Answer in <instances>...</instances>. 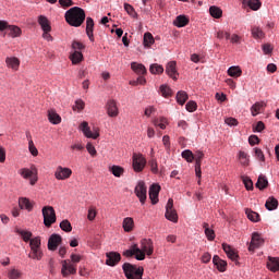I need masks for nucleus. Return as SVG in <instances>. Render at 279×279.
Segmentation results:
<instances>
[{
  "label": "nucleus",
  "instance_id": "obj_22",
  "mask_svg": "<svg viewBox=\"0 0 279 279\" xmlns=\"http://www.w3.org/2000/svg\"><path fill=\"white\" fill-rule=\"evenodd\" d=\"M213 263L215 265V267H217L218 271H226V269H228V262L221 259V257H219L218 255H215L213 257Z\"/></svg>",
  "mask_w": 279,
  "mask_h": 279
},
{
  "label": "nucleus",
  "instance_id": "obj_47",
  "mask_svg": "<svg viewBox=\"0 0 279 279\" xmlns=\"http://www.w3.org/2000/svg\"><path fill=\"white\" fill-rule=\"evenodd\" d=\"M182 158H184V160H186V162H193V160H195V156L193 154V151L186 149L183 150L181 154Z\"/></svg>",
  "mask_w": 279,
  "mask_h": 279
},
{
  "label": "nucleus",
  "instance_id": "obj_52",
  "mask_svg": "<svg viewBox=\"0 0 279 279\" xmlns=\"http://www.w3.org/2000/svg\"><path fill=\"white\" fill-rule=\"evenodd\" d=\"M22 272L19 269H11L8 274L9 279H20Z\"/></svg>",
  "mask_w": 279,
  "mask_h": 279
},
{
  "label": "nucleus",
  "instance_id": "obj_35",
  "mask_svg": "<svg viewBox=\"0 0 279 279\" xmlns=\"http://www.w3.org/2000/svg\"><path fill=\"white\" fill-rule=\"evenodd\" d=\"M109 171L114 175V178H121V175L125 173V169L121 166H111L109 167Z\"/></svg>",
  "mask_w": 279,
  "mask_h": 279
},
{
  "label": "nucleus",
  "instance_id": "obj_63",
  "mask_svg": "<svg viewBox=\"0 0 279 279\" xmlns=\"http://www.w3.org/2000/svg\"><path fill=\"white\" fill-rule=\"evenodd\" d=\"M86 149H87L88 154H90V156H93V157L97 156V149H95V146L93 144L87 143Z\"/></svg>",
  "mask_w": 279,
  "mask_h": 279
},
{
  "label": "nucleus",
  "instance_id": "obj_46",
  "mask_svg": "<svg viewBox=\"0 0 279 279\" xmlns=\"http://www.w3.org/2000/svg\"><path fill=\"white\" fill-rule=\"evenodd\" d=\"M203 227L205 228V234L208 241H215V230L209 229L208 223H204Z\"/></svg>",
  "mask_w": 279,
  "mask_h": 279
},
{
  "label": "nucleus",
  "instance_id": "obj_43",
  "mask_svg": "<svg viewBox=\"0 0 279 279\" xmlns=\"http://www.w3.org/2000/svg\"><path fill=\"white\" fill-rule=\"evenodd\" d=\"M251 32H252L253 38H255L256 40L260 38H265V32H263V29H260V27L258 26H253Z\"/></svg>",
  "mask_w": 279,
  "mask_h": 279
},
{
  "label": "nucleus",
  "instance_id": "obj_53",
  "mask_svg": "<svg viewBox=\"0 0 279 279\" xmlns=\"http://www.w3.org/2000/svg\"><path fill=\"white\" fill-rule=\"evenodd\" d=\"M72 49L73 51H82L83 49H86V46L78 40H74L72 43Z\"/></svg>",
  "mask_w": 279,
  "mask_h": 279
},
{
  "label": "nucleus",
  "instance_id": "obj_31",
  "mask_svg": "<svg viewBox=\"0 0 279 279\" xmlns=\"http://www.w3.org/2000/svg\"><path fill=\"white\" fill-rule=\"evenodd\" d=\"M15 232H16V234H19L23 239V241L25 243H29L32 241L33 234H32L31 231H26V230H23V229H15Z\"/></svg>",
  "mask_w": 279,
  "mask_h": 279
},
{
  "label": "nucleus",
  "instance_id": "obj_28",
  "mask_svg": "<svg viewBox=\"0 0 279 279\" xmlns=\"http://www.w3.org/2000/svg\"><path fill=\"white\" fill-rule=\"evenodd\" d=\"M267 267L270 271H279V257H268Z\"/></svg>",
  "mask_w": 279,
  "mask_h": 279
},
{
  "label": "nucleus",
  "instance_id": "obj_51",
  "mask_svg": "<svg viewBox=\"0 0 279 279\" xmlns=\"http://www.w3.org/2000/svg\"><path fill=\"white\" fill-rule=\"evenodd\" d=\"M41 245L40 236H36L29 241V247L33 248H39Z\"/></svg>",
  "mask_w": 279,
  "mask_h": 279
},
{
  "label": "nucleus",
  "instance_id": "obj_41",
  "mask_svg": "<svg viewBox=\"0 0 279 279\" xmlns=\"http://www.w3.org/2000/svg\"><path fill=\"white\" fill-rule=\"evenodd\" d=\"M5 62H7V66L9 69H13L15 71H16V69H19V66L21 64V61H19V59L16 57L7 58Z\"/></svg>",
  "mask_w": 279,
  "mask_h": 279
},
{
  "label": "nucleus",
  "instance_id": "obj_3",
  "mask_svg": "<svg viewBox=\"0 0 279 279\" xmlns=\"http://www.w3.org/2000/svg\"><path fill=\"white\" fill-rule=\"evenodd\" d=\"M43 217H44V225L46 228H51L53 223H56V209L52 206H45L41 209Z\"/></svg>",
  "mask_w": 279,
  "mask_h": 279
},
{
  "label": "nucleus",
  "instance_id": "obj_19",
  "mask_svg": "<svg viewBox=\"0 0 279 279\" xmlns=\"http://www.w3.org/2000/svg\"><path fill=\"white\" fill-rule=\"evenodd\" d=\"M160 194V185L159 184H153L149 187V199L151 201V204L156 205V203L158 202V195Z\"/></svg>",
  "mask_w": 279,
  "mask_h": 279
},
{
  "label": "nucleus",
  "instance_id": "obj_13",
  "mask_svg": "<svg viewBox=\"0 0 279 279\" xmlns=\"http://www.w3.org/2000/svg\"><path fill=\"white\" fill-rule=\"evenodd\" d=\"M20 175H22V178H24L25 180H28V178H31V185L34 186V184H36V182H38V177H36V170H29L27 168H23L20 170Z\"/></svg>",
  "mask_w": 279,
  "mask_h": 279
},
{
  "label": "nucleus",
  "instance_id": "obj_12",
  "mask_svg": "<svg viewBox=\"0 0 279 279\" xmlns=\"http://www.w3.org/2000/svg\"><path fill=\"white\" fill-rule=\"evenodd\" d=\"M263 243H265V240H263V238L259 235L258 232H254L252 234V240L248 246V252H254V250H258V247H260V245H263Z\"/></svg>",
  "mask_w": 279,
  "mask_h": 279
},
{
  "label": "nucleus",
  "instance_id": "obj_33",
  "mask_svg": "<svg viewBox=\"0 0 279 279\" xmlns=\"http://www.w3.org/2000/svg\"><path fill=\"white\" fill-rule=\"evenodd\" d=\"M159 93L161 97H165L166 99H169V97L173 96V90L168 85H160Z\"/></svg>",
  "mask_w": 279,
  "mask_h": 279
},
{
  "label": "nucleus",
  "instance_id": "obj_11",
  "mask_svg": "<svg viewBox=\"0 0 279 279\" xmlns=\"http://www.w3.org/2000/svg\"><path fill=\"white\" fill-rule=\"evenodd\" d=\"M73 175V170L70 168H64L62 166H59L54 172V177L57 180H69Z\"/></svg>",
  "mask_w": 279,
  "mask_h": 279
},
{
  "label": "nucleus",
  "instance_id": "obj_30",
  "mask_svg": "<svg viewBox=\"0 0 279 279\" xmlns=\"http://www.w3.org/2000/svg\"><path fill=\"white\" fill-rule=\"evenodd\" d=\"M72 64H80L84 60V54L80 50H75L70 54Z\"/></svg>",
  "mask_w": 279,
  "mask_h": 279
},
{
  "label": "nucleus",
  "instance_id": "obj_5",
  "mask_svg": "<svg viewBox=\"0 0 279 279\" xmlns=\"http://www.w3.org/2000/svg\"><path fill=\"white\" fill-rule=\"evenodd\" d=\"M123 256L126 258H132V256H135L136 260H145V253L141 251L138 244H133L131 248L124 251Z\"/></svg>",
  "mask_w": 279,
  "mask_h": 279
},
{
  "label": "nucleus",
  "instance_id": "obj_56",
  "mask_svg": "<svg viewBox=\"0 0 279 279\" xmlns=\"http://www.w3.org/2000/svg\"><path fill=\"white\" fill-rule=\"evenodd\" d=\"M216 37L219 40H223V38H226V40H230V33L223 32V31H218Z\"/></svg>",
  "mask_w": 279,
  "mask_h": 279
},
{
  "label": "nucleus",
  "instance_id": "obj_32",
  "mask_svg": "<svg viewBox=\"0 0 279 279\" xmlns=\"http://www.w3.org/2000/svg\"><path fill=\"white\" fill-rule=\"evenodd\" d=\"M173 23L175 27H186L189 25V17L186 15H178Z\"/></svg>",
  "mask_w": 279,
  "mask_h": 279
},
{
  "label": "nucleus",
  "instance_id": "obj_45",
  "mask_svg": "<svg viewBox=\"0 0 279 279\" xmlns=\"http://www.w3.org/2000/svg\"><path fill=\"white\" fill-rule=\"evenodd\" d=\"M239 160L243 167H247L250 165V156L243 150L239 153Z\"/></svg>",
  "mask_w": 279,
  "mask_h": 279
},
{
  "label": "nucleus",
  "instance_id": "obj_49",
  "mask_svg": "<svg viewBox=\"0 0 279 279\" xmlns=\"http://www.w3.org/2000/svg\"><path fill=\"white\" fill-rule=\"evenodd\" d=\"M60 228L63 230V232H71L73 230V227L69 220L61 221Z\"/></svg>",
  "mask_w": 279,
  "mask_h": 279
},
{
  "label": "nucleus",
  "instance_id": "obj_10",
  "mask_svg": "<svg viewBox=\"0 0 279 279\" xmlns=\"http://www.w3.org/2000/svg\"><path fill=\"white\" fill-rule=\"evenodd\" d=\"M141 252H143L144 256L145 254L147 256H151L154 254V241L151 239H143L141 240Z\"/></svg>",
  "mask_w": 279,
  "mask_h": 279
},
{
  "label": "nucleus",
  "instance_id": "obj_39",
  "mask_svg": "<svg viewBox=\"0 0 279 279\" xmlns=\"http://www.w3.org/2000/svg\"><path fill=\"white\" fill-rule=\"evenodd\" d=\"M255 186L256 189H259V191H264V189H267V186H269V181H267V178H265L264 175H259Z\"/></svg>",
  "mask_w": 279,
  "mask_h": 279
},
{
  "label": "nucleus",
  "instance_id": "obj_34",
  "mask_svg": "<svg viewBox=\"0 0 279 279\" xmlns=\"http://www.w3.org/2000/svg\"><path fill=\"white\" fill-rule=\"evenodd\" d=\"M209 14L213 19H221V16H223V11L217 5H211L209 8Z\"/></svg>",
  "mask_w": 279,
  "mask_h": 279
},
{
  "label": "nucleus",
  "instance_id": "obj_9",
  "mask_svg": "<svg viewBox=\"0 0 279 279\" xmlns=\"http://www.w3.org/2000/svg\"><path fill=\"white\" fill-rule=\"evenodd\" d=\"M106 111L108 117H111L112 119L119 117V106H117V100L109 99L106 104Z\"/></svg>",
  "mask_w": 279,
  "mask_h": 279
},
{
  "label": "nucleus",
  "instance_id": "obj_38",
  "mask_svg": "<svg viewBox=\"0 0 279 279\" xmlns=\"http://www.w3.org/2000/svg\"><path fill=\"white\" fill-rule=\"evenodd\" d=\"M28 258H33V260H41L43 258V248H31V253L28 254Z\"/></svg>",
  "mask_w": 279,
  "mask_h": 279
},
{
  "label": "nucleus",
  "instance_id": "obj_1",
  "mask_svg": "<svg viewBox=\"0 0 279 279\" xmlns=\"http://www.w3.org/2000/svg\"><path fill=\"white\" fill-rule=\"evenodd\" d=\"M65 21L72 27H82V24L86 21V13L84 9L73 7L65 12Z\"/></svg>",
  "mask_w": 279,
  "mask_h": 279
},
{
  "label": "nucleus",
  "instance_id": "obj_59",
  "mask_svg": "<svg viewBox=\"0 0 279 279\" xmlns=\"http://www.w3.org/2000/svg\"><path fill=\"white\" fill-rule=\"evenodd\" d=\"M28 149L32 156H38V148H36V146L34 145V141L32 140L28 142Z\"/></svg>",
  "mask_w": 279,
  "mask_h": 279
},
{
  "label": "nucleus",
  "instance_id": "obj_2",
  "mask_svg": "<svg viewBox=\"0 0 279 279\" xmlns=\"http://www.w3.org/2000/svg\"><path fill=\"white\" fill-rule=\"evenodd\" d=\"M122 269L126 279H143L145 272L143 267L130 263H124Z\"/></svg>",
  "mask_w": 279,
  "mask_h": 279
},
{
  "label": "nucleus",
  "instance_id": "obj_23",
  "mask_svg": "<svg viewBox=\"0 0 279 279\" xmlns=\"http://www.w3.org/2000/svg\"><path fill=\"white\" fill-rule=\"evenodd\" d=\"M266 107H267V104H265V101L255 102L251 107L252 117H257V114H260V112H263V110H265Z\"/></svg>",
  "mask_w": 279,
  "mask_h": 279
},
{
  "label": "nucleus",
  "instance_id": "obj_60",
  "mask_svg": "<svg viewBox=\"0 0 279 279\" xmlns=\"http://www.w3.org/2000/svg\"><path fill=\"white\" fill-rule=\"evenodd\" d=\"M124 10L130 16H136V11H134V7H132L131 4L124 3Z\"/></svg>",
  "mask_w": 279,
  "mask_h": 279
},
{
  "label": "nucleus",
  "instance_id": "obj_27",
  "mask_svg": "<svg viewBox=\"0 0 279 279\" xmlns=\"http://www.w3.org/2000/svg\"><path fill=\"white\" fill-rule=\"evenodd\" d=\"M8 36H10L11 38H19L21 37V34H23V31H21V27L16 26V25H9L8 26Z\"/></svg>",
  "mask_w": 279,
  "mask_h": 279
},
{
  "label": "nucleus",
  "instance_id": "obj_36",
  "mask_svg": "<svg viewBox=\"0 0 279 279\" xmlns=\"http://www.w3.org/2000/svg\"><path fill=\"white\" fill-rule=\"evenodd\" d=\"M267 210H276L278 208V199L274 196L267 198L265 204Z\"/></svg>",
  "mask_w": 279,
  "mask_h": 279
},
{
  "label": "nucleus",
  "instance_id": "obj_7",
  "mask_svg": "<svg viewBox=\"0 0 279 279\" xmlns=\"http://www.w3.org/2000/svg\"><path fill=\"white\" fill-rule=\"evenodd\" d=\"M134 193L136 197H138L141 204H145V202H147V185L145 184V181H140L136 184Z\"/></svg>",
  "mask_w": 279,
  "mask_h": 279
},
{
  "label": "nucleus",
  "instance_id": "obj_21",
  "mask_svg": "<svg viewBox=\"0 0 279 279\" xmlns=\"http://www.w3.org/2000/svg\"><path fill=\"white\" fill-rule=\"evenodd\" d=\"M19 206L22 210H28V213H32L34 209V202L29 201L27 197H21L19 199Z\"/></svg>",
  "mask_w": 279,
  "mask_h": 279
},
{
  "label": "nucleus",
  "instance_id": "obj_58",
  "mask_svg": "<svg viewBox=\"0 0 279 279\" xmlns=\"http://www.w3.org/2000/svg\"><path fill=\"white\" fill-rule=\"evenodd\" d=\"M148 165L153 173H158V161L156 159H150Z\"/></svg>",
  "mask_w": 279,
  "mask_h": 279
},
{
  "label": "nucleus",
  "instance_id": "obj_54",
  "mask_svg": "<svg viewBox=\"0 0 279 279\" xmlns=\"http://www.w3.org/2000/svg\"><path fill=\"white\" fill-rule=\"evenodd\" d=\"M254 151H255V158H257L259 162H265V154L263 153V149L254 148Z\"/></svg>",
  "mask_w": 279,
  "mask_h": 279
},
{
  "label": "nucleus",
  "instance_id": "obj_15",
  "mask_svg": "<svg viewBox=\"0 0 279 279\" xmlns=\"http://www.w3.org/2000/svg\"><path fill=\"white\" fill-rule=\"evenodd\" d=\"M121 262V254L118 252H109L107 253V259H106V265L109 267H116V265H119Z\"/></svg>",
  "mask_w": 279,
  "mask_h": 279
},
{
  "label": "nucleus",
  "instance_id": "obj_64",
  "mask_svg": "<svg viewBox=\"0 0 279 279\" xmlns=\"http://www.w3.org/2000/svg\"><path fill=\"white\" fill-rule=\"evenodd\" d=\"M248 143L252 145V147H254V145H258V143H260V138H258L256 135H251L248 137Z\"/></svg>",
  "mask_w": 279,
  "mask_h": 279
},
{
  "label": "nucleus",
  "instance_id": "obj_20",
  "mask_svg": "<svg viewBox=\"0 0 279 279\" xmlns=\"http://www.w3.org/2000/svg\"><path fill=\"white\" fill-rule=\"evenodd\" d=\"M95 29V21L93 17L86 19V35L88 36L90 43H95V35L93 34Z\"/></svg>",
  "mask_w": 279,
  "mask_h": 279
},
{
  "label": "nucleus",
  "instance_id": "obj_16",
  "mask_svg": "<svg viewBox=\"0 0 279 279\" xmlns=\"http://www.w3.org/2000/svg\"><path fill=\"white\" fill-rule=\"evenodd\" d=\"M80 130L83 132L86 138H94V140L99 138V132L93 133V131H90V126H88V122L86 121L81 123Z\"/></svg>",
  "mask_w": 279,
  "mask_h": 279
},
{
  "label": "nucleus",
  "instance_id": "obj_57",
  "mask_svg": "<svg viewBox=\"0 0 279 279\" xmlns=\"http://www.w3.org/2000/svg\"><path fill=\"white\" fill-rule=\"evenodd\" d=\"M146 82L147 81L145 80V77L138 76L137 80L130 81V84H131V86H138V84L143 86L144 84H146Z\"/></svg>",
  "mask_w": 279,
  "mask_h": 279
},
{
  "label": "nucleus",
  "instance_id": "obj_50",
  "mask_svg": "<svg viewBox=\"0 0 279 279\" xmlns=\"http://www.w3.org/2000/svg\"><path fill=\"white\" fill-rule=\"evenodd\" d=\"M86 104H84V100L82 99H77L74 104V106L72 107V110H77L78 112H82V110H84Z\"/></svg>",
  "mask_w": 279,
  "mask_h": 279
},
{
  "label": "nucleus",
  "instance_id": "obj_29",
  "mask_svg": "<svg viewBox=\"0 0 279 279\" xmlns=\"http://www.w3.org/2000/svg\"><path fill=\"white\" fill-rule=\"evenodd\" d=\"M122 228L124 232H132L134 230V218L132 217H126L122 221Z\"/></svg>",
  "mask_w": 279,
  "mask_h": 279
},
{
  "label": "nucleus",
  "instance_id": "obj_37",
  "mask_svg": "<svg viewBox=\"0 0 279 279\" xmlns=\"http://www.w3.org/2000/svg\"><path fill=\"white\" fill-rule=\"evenodd\" d=\"M154 43H156V40L154 39V35H151V33H145L144 39H143L144 47L146 49H149V47H151V45H154Z\"/></svg>",
  "mask_w": 279,
  "mask_h": 279
},
{
  "label": "nucleus",
  "instance_id": "obj_8",
  "mask_svg": "<svg viewBox=\"0 0 279 279\" xmlns=\"http://www.w3.org/2000/svg\"><path fill=\"white\" fill-rule=\"evenodd\" d=\"M146 165L147 159L143 157V154H133V169L136 173H141Z\"/></svg>",
  "mask_w": 279,
  "mask_h": 279
},
{
  "label": "nucleus",
  "instance_id": "obj_55",
  "mask_svg": "<svg viewBox=\"0 0 279 279\" xmlns=\"http://www.w3.org/2000/svg\"><path fill=\"white\" fill-rule=\"evenodd\" d=\"M187 112H195L197 110V102L191 100L185 105Z\"/></svg>",
  "mask_w": 279,
  "mask_h": 279
},
{
  "label": "nucleus",
  "instance_id": "obj_61",
  "mask_svg": "<svg viewBox=\"0 0 279 279\" xmlns=\"http://www.w3.org/2000/svg\"><path fill=\"white\" fill-rule=\"evenodd\" d=\"M132 71H146L145 65L136 62L131 63Z\"/></svg>",
  "mask_w": 279,
  "mask_h": 279
},
{
  "label": "nucleus",
  "instance_id": "obj_48",
  "mask_svg": "<svg viewBox=\"0 0 279 279\" xmlns=\"http://www.w3.org/2000/svg\"><path fill=\"white\" fill-rule=\"evenodd\" d=\"M242 180L246 191H254V182H252V179L243 177Z\"/></svg>",
  "mask_w": 279,
  "mask_h": 279
},
{
  "label": "nucleus",
  "instance_id": "obj_40",
  "mask_svg": "<svg viewBox=\"0 0 279 279\" xmlns=\"http://www.w3.org/2000/svg\"><path fill=\"white\" fill-rule=\"evenodd\" d=\"M186 101H189V94H186V92L184 90H180L177 94V102L180 106H184L186 104Z\"/></svg>",
  "mask_w": 279,
  "mask_h": 279
},
{
  "label": "nucleus",
  "instance_id": "obj_24",
  "mask_svg": "<svg viewBox=\"0 0 279 279\" xmlns=\"http://www.w3.org/2000/svg\"><path fill=\"white\" fill-rule=\"evenodd\" d=\"M48 120L52 123V125H60V123H62V118L53 109L48 111Z\"/></svg>",
  "mask_w": 279,
  "mask_h": 279
},
{
  "label": "nucleus",
  "instance_id": "obj_26",
  "mask_svg": "<svg viewBox=\"0 0 279 279\" xmlns=\"http://www.w3.org/2000/svg\"><path fill=\"white\" fill-rule=\"evenodd\" d=\"M243 5H247L248 8H251V10H253L254 12L260 10V7L263 5V3L260 2V0H243L242 1Z\"/></svg>",
  "mask_w": 279,
  "mask_h": 279
},
{
  "label": "nucleus",
  "instance_id": "obj_42",
  "mask_svg": "<svg viewBox=\"0 0 279 279\" xmlns=\"http://www.w3.org/2000/svg\"><path fill=\"white\" fill-rule=\"evenodd\" d=\"M245 214L247 216V219H250V221H253L254 223L260 221V215H258V213L252 209H246Z\"/></svg>",
  "mask_w": 279,
  "mask_h": 279
},
{
  "label": "nucleus",
  "instance_id": "obj_62",
  "mask_svg": "<svg viewBox=\"0 0 279 279\" xmlns=\"http://www.w3.org/2000/svg\"><path fill=\"white\" fill-rule=\"evenodd\" d=\"M70 263L72 264V265H77V263H80L81 260H82V256L81 255H77V254H72L71 256H70Z\"/></svg>",
  "mask_w": 279,
  "mask_h": 279
},
{
  "label": "nucleus",
  "instance_id": "obj_18",
  "mask_svg": "<svg viewBox=\"0 0 279 279\" xmlns=\"http://www.w3.org/2000/svg\"><path fill=\"white\" fill-rule=\"evenodd\" d=\"M222 250L227 254L228 258H230V260H232L233 263L239 262V253H236V251L234 248H232V246L223 243Z\"/></svg>",
  "mask_w": 279,
  "mask_h": 279
},
{
  "label": "nucleus",
  "instance_id": "obj_4",
  "mask_svg": "<svg viewBox=\"0 0 279 279\" xmlns=\"http://www.w3.org/2000/svg\"><path fill=\"white\" fill-rule=\"evenodd\" d=\"M61 265V276H63V278H69L70 276H75V274H77V265L72 264L71 259L62 260Z\"/></svg>",
  "mask_w": 279,
  "mask_h": 279
},
{
  "label": "nucleus",
  "instance_id": "obj_17",
  "mask_svg": "<svg viewBox=\"0 0 279 279\" xmlns=\"http://www.w3.org/2000/svg\"><path fill=\"white\" fill-rule=\"evenodd\" d=\"M60 243H62V236L60 234L53 233L48 240V250L56 252Z\"/></svg>",
  "mask_w": 279,
  "mask_h": 279
},
{
  "label": "nucleus",
  "instance_id": "obj_25",
  "mask_svg": "<svg viewBox=\"0 0 279 279\" xmlns=\"http://www.w3.org/2000/svg\"><path fill=\"white\" fill-rule=\"evenodd\" d=\"M38 23H39L43 32H51V23L49 22V19H47V16L39 15Z\"/></svg>",
  "mask_w": 279,
  "mask_h": 279
},
{
  "label": "nucleus",
  "instance_id": "obj_44",
  "mask_svg": "<svg viewBox=\"0 0 279 279\" xmlns=\"http://www.w3.org/2000/svg\"><path fill=\"white\" fill-rule=\"evenodd\" d=\"M153 124L156 128H160V130H166L167 129V118L161 117L159 119L153 120Z\"/></svg>",
  "mask_w": 279,
  "mask_h": 279
},
{
  "label": "nucleus",
  "instance_id": "obj_14",
  "mask_svg": "<svg viewBox=\"0 0 279 279\" xmlns=\"http://www.w3.org/2000/svg\"><path fill=\"white\" fill-rule=\"evenodd\" d=\"M194 160L196 161L195 163L196 178L201 179L202 178V160H204V154L202 153V150L195 151Z\"/></svg>",
  "mask_w": 279,
  "mask_h": 279
},
{
  "label": "nucleus",
  "instance_id": "obj_6",
  "mask_svg": "<svg viewBox=\"0 0 279 279\" xmlns=\"http://www.w3.org/2000/svg\"><path fill=\"white\" fill-rule=\"evenodd\" d=\"M165 217L166 219H168V221H172V223H178V211H175V208H173V198L168 199Z\"/></svg>",
  "mask_w": 279,
  "mask_h": 279
}]
</instances>
